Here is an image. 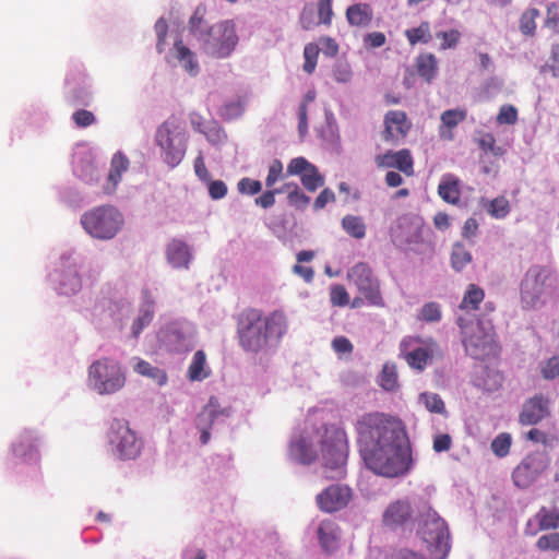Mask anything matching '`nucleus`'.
Returning <instances> with one entry per match:
<instances>
[{"mask_svg": "<svg viewBox=\"0 0 559 559\" xmlns=\"http://www.w3.org/2000/svg\"><path fill=\"white\" fill-rule=\"evenodd\" d=\"M360 454L374 474L397 477L409 468L406 431L401 419L383 413L362 415L356 424Z\"/></svg>", "mask_w": 559, "mask_h": 559, "instance_id": "f257e3e1", "label": "nucleus"}, {"mask_svg": "<svg viewBox=\"0 0 559 559\" xmlns=\"http://www.w3.org/2000/svg\"><path fill=\"white\" fill-rule=\"evenodd\" d=\"M314 440L331 478H342L348 457V439L345 430L336 425H322L314 430Z\"/></svg>", "mask_w": 559, "mask_h": 559, "instance_id": "f03ea898", "label": "nucleus"}, {"mask_svg": "<svg viewBox=\"0 0 559 559\" xmlns=\"http://www.w3.org/2000/svg\"><path fill=\"white\" fill-rule=\"evenodd\" d=\"M156 144L162 151L163 160L171 168L178 166L187 150L185 121L175 116L165 120L156 130Z\"/></svg>", "mask_w": 559, "mask_h": 559, "instance_id": "7ed1b4c3", "label": "nucleus"}, {"mask_svg": "<svg viewBox=\"0 0 559 559\" xmlns=\"http://www.w3.org/2000/svg\"><path fill=\"white\" fill-rule=\"evenodd\" d=\"M201 41L207 56L216 59L228 58L239 43L235 22L224 20L210 26Z\"/></svg>", "mask_w": 559, "mask_h": 559, "instance_id": "20e7f679", "label": "nucleus"}, {"mask_svg": "<svg viewBox=\"0 0 559 559\" xmlns=\"http://www.w3.org/2000/svg\"><path fill=\"white\" fill-rule=\"evenodd\" d=\"M81 223L92 237L110 239L120 229L122 217L114 206H98L84 213Z\"/></svg>", "mask_w": 559, "mask_h": 559, "instance_id": "39448f33", "label": "nucleus"}, {"mask_svg": "<svg viewBox=\"0 0 559 559\" xmlns=\"http://www.w3.org/2000/svg\"><path fill=\"white\" fill-rule=\"evenodd\" d=\"M433 559H443L450 549L447 524L436 512H427L418 531Z\"/></svg>", "mask_w": 559, "mask_h": 559, "instance_id": "423d86ee", "label": "nucleus"}, {"mask_svg": "<svg viewBox=\"0 0 559 559\" xmlns=\"http://www.w3.org/2000/svg\"><path fill=\"white\" fill-rule=\"evenodd\" d=\"M88 378L99 394H114L126 384V374L117 361L97 360L90 366Z\"/></svg>", "mask_w": 559, "mask_h": 559, "instance_id": "0eeeda50", "label": "nucleus"}, {"mask_svg": "<svg viewBox=\"0 0 559 559\" xmlns=\"http://www.w3.org/2000/svg\"><path fill=\"white\" fill-rule=\"evenodd\" d=\"M347 281L349 285L356 287L358 293L370 306L378 308L385 306L380 281L368 263L358 262L353 265L347 272Z\"/></svg>", "mask_w": 559, "mask_h": 559, "instance_id": "6e6552de", "label": "nucleus"}, {"mask_svg": "<svg viewBox=\"0 0 559 559\" xmlns=\"http://www.w3.org/2000/svg\"><path fill=\"white\" fill-rule=\"evenodd\" d=\"M239 344L246 349H262L267 346L262 322V311L255 308L242 310L237 318Z\"/></svg>", "mask_w": 559, "mask_h": 559, "instance_id": "1a4fd4ad", "label": "nucleus"}, {"mask_svg": "<svg viewBox=\"0 0 559 559\" xmlns=\"http://www.w3.org/2000/svg\"><path fill=\"white\" fill-rule=\"evenodd\" d=\"M109 442L122 460L135 459L141 450V443L134 431L124 419H114L110 425Z\"/></svg>", "mask_w": 559, "mask_h": 559, "instance_id": "9d476101", "label": "nucleus"}, {"mask_svg": "<svg viewBox=\"0 0 559 559\" xmlns=\"http://www.w3.org/2000/svg\"><path fill=\"white\" fill-rule=\"evenodd\" d=\"M457 325L461 329L462 342L465 349H491L493 346V328L481 321H466L463 317L457 318Z\"/></svg>", "mask_w": 559, "mask_h": 559, "instance_id": "9b49d317", "label": "nucleus"}, {"mask_svg": "<svg viewBox=\"0 0 559 559\" xmlns=\"http://www.w3.org/2000/svg\"><path fill=\"white\" fill-rule=\"evenodd\" d=\"M548 276V270L542 265H533L526 271L520 288L523 308L533 309L537 307L544 294L545 283Z\"/></svg>", "mask_w": 559, "mask_h": 559, "instance_id": "f8f14e48", "label": "nucleus"}, {"mask_svg": "<svg viewBox=\"0 0 559 559\" xmlns=\"http://www.w3.org/2000/svg\"><path fill=\"white\" fill-rule=\"evenodd\" d=\"M548 464L549 456L546 452H533L526 455L512 473L515 486L519 488L530 487Z\"/></svg>", "mask_w": 559, "mask_h": 559, "instance_id": "ddd939ff", "label": "nucleus"}, {"mask_svg": "<svg viewBox=\"0 0 559 559\" xmlns=\"http://www.w3.org/2000/svg\"><path fill=\"white\" fill-rule=\"evenodd\" d=\"M287 175L299 176L302 186L309 192H314L324 185V178L317 166L302 156L290 159L287 165Z\"/></svg>", "mask_w": 559, "mask_h": 559, "instance_id": "4468645a", "label": "nucleus"}, {"mask_svg": "<svg viewBox=\"0 0 559 559\" xmlns=\"http://www.w3.org/2000/svg\"><path fill=\"white\" fill-rule=\"evenodd\" d=\"M352 497L348 486L331 485L317 496L316 501L321 511L333 513L347 507Z\"/></svg>", "mask_w": 559, "mask_h": 559, "instance_id": "2eb2a0df", "label": "nucleus"}, {"mask_svg": "<svg viewBox=\"0 0 559 559\" xmlns=\"http://www.w3.org/2000/svg\"><path fill=\"white\" fill-rule=\"evenodd\" d=\"M383 126L382 139L385 142L397 144L411 131L412 122L405 111L390 110L384 115Z\"/></svg>", "mask_w": 559, "mask_h": 559, "instance_id": "dca6fc26", "label": "nucleus"}, {"mask_svg": "<svg viewBox=\"0 0 559 559\" xmlns=\"http://www.w3.org/2000/svg\"><path fill=\"white\" fill-rule=\"evenodd\" d=\"M549 416V401L542 394L527 400L519 415V423L523 426L537 425Z\"/></svg>", "mask_w": 559, "mask_h": 559, "instance_id": "f3484780", "label": "nucleus"}, {"mask_svg": "<svg viewBox=\"0 0 559 559\" xmlns=\"http://www.w3.org/2000/svg\"><path fill=\"white\" fill-rule=\"evenodd\" d=\"M379 168H396L406 176L414 175V159L411 151L403 148L396 152L389 151L376 157Z\"/></svg>", "mask_w": 559, "mask_h": 559, "instance_id": "a211bd4d", "label": "nucleus"}, {"mask_svg": "<svg viewBox=\"0 0 559 559\" xmlns=\"http://www.w3.org/2000/svg\"><path fill=\"white\" fill-rule=\"evenodd\" d=\"M412 506L406 500H397L389 504L385 509L382 521L390 528H396L404 525L412 518Z\"/></svg>", "mask_w": 559, "mask_h": 559, "instance_id": "6ab92c4d", "label": "nucleus"}, {"mask_svg": "<svg viewBox=\"0 0 559 559\" xmlns=\"http://www.w3.org/2000/svg\"><path fill=\"white\" fill-rule=\"evenodd\" d=\"M264 333L267 343L270 341L278 342L287 332V318L284 311L275 310L262 318Z\"/></svg>", "mask_w": 559, "mask_h": 559, "instance_id": "aec40b11", "label": "nucleus"}, {"mask_svg": "<svg viewBox=\"0 0 559 559\" xmlns=\"http://www.w3.org/2000/svg\"><path fill=\"white\" fill-rule=\"evenodd\" d=\"M289 455L301 464H311L318 459V450L306 437L300 436L289 444Z\"/></svg>", "mask_w": 559, "mask_h": 559, "instance_id": "412c9836", "label": "nucleus"}, {"mask_svg": "<svg viewBox=\"0 0 559 559\" xmlns=\"http://www.w3.org/2000/svg\"><path fill=\"white\" fill-rule=\"evenodd\" d=\"M319 543L325 552H333L338 547L340 527L332 520H323L317 530Z\"/></svg>", "mask_w": 559, "mask_h": 559, "instance_id": "4be33fe9", "label": "nucleus"}, {"mask_svg": "<svg viewBox=\"0 0 559 559\" xmlns=\"http://www.w3.org/2000/svg\"><path fill=\"white\" fill-rule=\"evenodd\" d=\"M168 262L176 269H188L191 261V252L188 245L179 239H173L166 249Z\"/></svg>", "mask_w": 559, "mask_h": 559, "instance_id": "5701e85b", "label": "nucleus"}, {"mask_svg": "<svg viewBox=\"0 0 559 559\" xmlns=\"http://www.w3.org/2000/svg\"><path fill=\"white\" fill-rule=\"evenodd\" d=\"M534 520L538 523L537 530H532V522L528 521L525 526V534L534 536L539 531L556 530L559 528V511L550 510L546 507H542L538 512L534 515Z\"/></svg>", "mask_w": 559, "mask_h": 559, "instance_id": "b1692460", "label": "nucleus"}, {"mask_svg": "<svg viewBox=\"0 0 559 559\" xmlns=\"http://www.w3.org/2000/svg\"><path fill=\"white\" fill-rule=\"evenodd\" d=\"M467 112L465 109H448L440 116L441 124L439 127L440 138L443 140L452 141L454 138L453 129L466 119Z\"/></svg>", "mask_w": 559, "mask_h": 559, "instance_id": "393cba45", "label": "nucleus"}, {"mask_svg": "<svg viewBox=\"0 0 559 559\" xmlns=\"http://www.w3.org/2000/svg\"><path fill=\"white\" fill-rule=\"evenodd\" d=\"M373 11L368 3H355L346 9V20L350 26L366 28L371 24Z\"/></svg>", "mask_w": 559, "mask_h": 559, "instance_id": "a878e982", "label": "nucleus"}, {"mask_svg": "<svg viewBox=\"0 0 559 559\" xmlns=\"http://www.w3.org/2000/svg\"><path fill=\"white\" fill-rule=\"evenodd\" d=\"M216 416V400L211 397L209 404L198 415L195 420L197 427L201 431L200 440L202 444H206L209 442L211 438L210 429Z\"/></svg>", "mask_w": 559, "mask_h": 559, "instance_id": "bb28decb", "label": "nucleus"}, {"mask_svg": "<svg viewBox=\"0 0 559 559\" xmlns=\"http://www.w3.org/2000/svg\"><path fill=\"white\" fill-rule=\"evenodd\" d=\"M55 281L58 283V292L62 295H72L80 290L81 280L73 267L56 272Z\"/></svg>", "mask_w": 559, "mask_h": 559, "instance_id": "cd10ccee", "label": "nucleus"}, {"mask_svg": "<svg viewBox=\"0 0 559 559\" xmlns=\"http://www.w3.org/2000/svg\"><path fill=\"white\" fill-rule=\"evenodd\" d=\"M484 289L476 284H469L466 287L459 308L464 311H476L479 309V305L484 301Z\"/></svg>", "mask_w": 559, "mask_h": 559, "instance_id": "c85d7f7f", "label": "nucleus"}, {"mask_svg": "<svg viewBox=\"0 0 559 559\" xmlns=\"http://www.w3.org/2000/svg\"><path fill=\"white\" fill-rule=\"evenodd\" d=\"M154 317V301L152 300L148 290H144V302L140 310V316L133 322L132 325V334L138 336L142 330L147 326Z\"/></svg>", "mask_w": 559, "mask_h": 559, "instance_id": "c756f323", "label": "nucleus"}, {"mask_svg": "<svg viewBox=\"0 0 559 559\" xmlns=\"http://www.w3.org/2000/svg\"><path fill=\"white\" fill-rule=\"evenodd\" d=\"M440 198L450 204H456L460 201L459 180L452 176L447 175L442 178L438 187Z\"/></svg>", "mask_w": 559, "mask_h": 559, "instance_id": "7c9ffc66", "label": "nucleus"}, {"mask_svg": "<svg viewBox=\"0 0 559 559\" xmlns=\"http://www.w3.org/2000/svg\"><path fill=\"white\" fill-rule=\"evenodd\" d=\"M416 69L420 78L430 83L438 70L437 58L432 53H421L416 59Z\"/></svg>", "mask_w": 559, "mask_h": 559, "instance_id": "2f4dec72", "label": "nucleus"}, {"mask_svg": "<svg viewBox=\"0 0 559 559\" xmlns=\"http://www.w3.org/2000/svg\"><path fill=\"white\" fill-rule=\"evenodd\" d=\"M187 376L191 381H202L210 376V368L206 366L204 352H195Z\"/></svg>", "mask_w": 559, "mask_h": 559, "instance_id": "473e14b6", "label": "nucleus"}, {"mask_svg": "<svg viewBox=\"0 0 559 559\" xmlns=\"http://www.w3.org/2000/svg\"><path fill=\"white\" fill-rule=\"evenodd\" d=\"M176 58L182 64V67L190 73L195 74L199 70L198 61L195 60L194 53L182 43L178 40L174 46Z\"/></svg>", "mask_w": 559, "mask_h": 559, "instance_id": "72a5a7b5", "label": "nucleus"}, {"mask_svg": "<svg viewBox=\"0 0 559 559\" xmlns=\"http://www.w3.org/2000/svg\"><path fill=\"white\" fill-rule=\"evenodd\" d=\"M129 168V159L121 152H117L110 163V170L108 174V181L111 183V190H115L121 180L122 173Z\"/></svg>", "mask_w": 559, "mask_h": 559, "instance_id": "f704fd0d", "label": "nucleus"}, {"mask_svg": "<svg viewBox=\"0 0 559 559\" xmlns=\"http://www.w3.org/2000/svg\"><path fill=\"white\" fill-rule=\"evenodd\" d=\"M39 445V439L33 431L23 432L17 442L13 444V452L17 456H26L36 450Z\"/></svg>", "mask_w": 559, "mask_h": 559, "instance_id": "c9c22d12", "label": "nucleus"}, {"mask_svg": "<svg viewBox=\"0 0 559 559\" xmlns=\"http://www.w3.org/2000/svg\"><path fill=\"white\" fill-rule=\"evenodd\" d=\"M342 227L350 237L362 239L366 236V224L364 219L356 215H345L342 218Z\"/></svg>", "mask_w": 559, "mask_h": 559, "instance_id": "e433bc0d", "label": "nucleus"}, {"mask_svg": "<svg viewBox=\"0 0 559 559\" xmlns=\"http://www.w3.org/2000/svg\"><path fill=\"white\" fill-rule=\"evenodd\" d=\"M404 34L412 46L418 43L428 44L432 38L428 21H423L417 27L406 29Z\"/></svg>", "mask_w": 559, "mask_h": 559, "instance_id": "4c0bfd02", "label": "nucleus"}, {"mask_svg": "<svg viewBox=\"0 0 559 559\" xmlns=\"http://www.w3.org/2000/svg\"><path fill=\"white\" fill-rule=\"evenodd\" d=\"M473 261L472 253L461 242H456L451 251V266L461 272Z\"/></svg>", "mask_w": 559, "mask_h": 559, "instance_id": "58836bf2", "label": "nucleus"}, {"mask_svg": "<svg viewBox=\"0 0 559 559\" xmlns=\"http://www.w3.org/2000/svg\"><path fill=\"white\" fill-rule=\"evenodd\" d=\"M378 382L385 391H395L399 388L396 366L390 362L384 364Z\"/></svg>", "mask_w": 559, "mask_h": 559, "instance_id": "ea45409f", "label": "nucleus"}, {"mask_svg": "<svg viewBox=\"0 0 559 559\" xmlns=\"http://www.w3.org/2000/svg\"><path fill=\"white\" fill-rule=\"evenodd\" d=\"M134 370L144 377L151 378L159 385L165 384L167 381L166 372L155 366H152L147 361L139 360L134 366Z\"/></svg>", "mask_w": 559, "mask_h": 559, "instance_id": "a19ab883", "label": "nucleus"}, {"mask_svg": "<svg viewBox=\"0 0 559 559\" xmlns=\"http://www.w3.org/2000/svg\"><path fill=\"white\" fill-rule=\"evenodd\" d=\"M284 191H288L287 200L292 206L296 209H305L310 202V198L300 191L296 183H286Z\"/></svg>", "mask_w": 559, "mask_h": 559, "instance_id": "79ce46f5", "label": "nucleus"}, {"mask_svg": "<svg viewBox=\"0 0 559 559\" xmlns=\"http://www.w3.org/2000/svg\"><path fill=\"white\" fill-rule=\"evenodd\" d=\"M205 12L206 9L202 5H199L192 16L189 20V29L190 32L198 36L201 40L204 37V34L206 33L207 28L204 27L205 23Z\"/></svg>", "mask_w": 559, "mask_h": 559, "instance_id": "37998d69", "label": "nucleus"}, {"mask_svg": "<svg viewBox=\"0 0 559 559\" xmlns=\"http://www.w3.org/2000/svg\"><path fill=\"white\" fill-rule=\"evenodd\" d=\"M419 401L430 413L447 414L444 402L437 393L424 392L419 395Z\"/></svg>", "mask_w": 559, "mask_h": 559, "instance_id": "c03bdc74", "label": "nucleus"}, {"mask_svg": "<svg viewBox=\"0 0 559 559\" xmlns=\"http://www.w3.org/2000/svg\"><path fill=\"white\" fill-rule=\"evenodd\" d=\"M539 12L535 8L527 9L523 12L520 19V31L527 36H533L536 29L535 20L538 17Z\"/></svg>", "mask_w": 559, "mask_h": 559, "instance_id": "a18cd8bd", "label": "nucleus"}, {"mask_svg": "<svg viewBox=\"0 0 559 559\" xmlns=\"http://www.w3.org/2000/svg\"><path fill=\"white\" fill-rule=\"evenodd\" d=\"M478 146L484 153L491 154L496 157H501L506 153V150L502 146L497 145L492 133H484L478 139Z\"/></svg>", "mask_w": 559, "mask_h": 559, "instance_id": "49530a36", "label": "nucleus"}, {"mask_svg": "<svg viewBox=\"0 0 559 559\" xmlns=\"http://www.w3.org/2000/svg\"><path fill=\"white\" fill-rule=\"evenodd\" d=\"M487 212L495 218H504L510 213V203L506 197H498L490 201Z\"/></svg>", "mask_w": 559, "mask_h": 559, "instance_id": "de8ad7c7", "label": "nucleus"}, {"mask_svg": "<svg viewBox=\"0 0 559 559\" xmlns=\"http://www.w3.org/2000/svg\"><path fill=\"white\" fill-rule=\"evenodd\" d=\"M511 443V435L508 432H502L492 440L491 450L498 457H504L510 452Z\"/></svg>", "mask_w": 559, "mask_h": 559, "instance_id": "09e8293b", "label": "nucleus"}, {"mask_svg": "<svg viewBox=\"0 0 559 559\" xmlns=\"http://www.w3.org/2000/svg\"><path fill=\"white\" fill-rule=\"evenodd\" d=\"M441 318V307L438 302H427L420 309L419 319L425 322H439Z\"/></svg>", "mask_w": 559, "mask_h": 559, "instance_id": "8fccbe9b", "label": "nucleus"}, {"mask_svg": "<svg viewBox=\"0 0 559 559\" xmlns=\"http://www.w3.org/2000/svg\"><path fill=\"white\" fill-rule=\"evenodd\" d=\"M319 56V47L318 45L310 43L305 46L304 49V57H305V63H304V70L308 74H311L317 66V60Z\"/></svg>", "mask_w": 559, "mask_h": 559, "instance_id": "3c124183", "label": "nucleus"}, {"mask_svg": "<svg viewBox=\"0 0 559 559\" xmlns=\"http://www.w3.org/2000/svg\"><path fill=\"white\" fill-rule=\"evenodd\" d=\"M536 547L540 551L559 550V533L552 532L542 535L536 542Z\"/></svg>", "mask_w": 559, "mask_h": 559, "instance_id": "603ef678", "label": "nucleus"}, {"mask_svg": "<svg viewBox=\"0 0 559 559\" xmlns=\"http://www.w3.org/2000/svg\"><path fill=\"white\" fill-rule=\"evenodd\" d=\"M299 23L305 31L312 29L314 26L321 24L319 23V20H316L314 9L312 4L308 3L302 8L299 15Z\"/></svg>", "mask_w": 559, "mask_h": 559, "instance_id": "864d4df0", "label": "nucleus"}, {"mask_svg": "<svg viewBox=\"0 0 559 559\" xmlns=\"http://www.w3.org/2000/svg\"><path fill=\"white\" fill-rule=\"evenodd\" d=\"M429 352H407L404 359L408 365L417 370H423L429 360Z\"/></svg>", "mask_w": 559, "mask_h": 559, "instance_id": "5fc2aeb1", "label": "nucleus"}, {"mask_svg": "<svg viewBox=\"0 0 559 559\" xmlns=\"http://www.w3.org/2000/svg\"><path fill=\"white\" fill-rule=\"evenodd\" d=\"M333 0H318L317 11L319 23L323 25L330 26L333 19V9H332Z\"/></svg>", "mask_w": 559, "mask_h": 559, "instance_id": "6e6d98bb", "label": "nucleus"}, {"mask_svg": "<svg viewBox=\"0 0 559 559\" xmlns=\"http://www.w3.org/2000/svg\"><path fill=\"white\" fill-rule=\"evenodd\" d=\"M436 36L442 40L440 45L442 50L454 48L461 39V33L457 29L438 32Z\"/></svg>", "mask_w": 559, "mask_h": 559, "instance_id": "4d7b16f0", "label": "nucleus"}, {"mask_svg": "<svg viewBox=\"0 0 559 559\" xmlns=\"http://www.w3.org/2000/svg\"><path fill=\"white\" fill-rule=\"evenodd\" d=\"M518 120V109L512 105H503L497 116L499 124H514Z\"/></svg>", "mask_w": 559, "mask_h": 559, "instance_id": "13d9d810", "label": "nucleus"}, {"mask_svg": "<svg viewBox=\"0 0 559 559\" xmlns=\"http://www.w3.org/2000/svg\"><path fill=\"white\" fill-rule=\"evenodd\" d=\"M330 299L333 306L344 307L349 302V296L343 285H334L331 288Z\"/></svg>", "mask_w": 559, "mask_h": 559, "instance_id": "bf43d9fd", "label": "nucleus"}, {"mask_svg": "<svg viewBox=\"0 0 559 559\" xmlns=\"http://www.w3.org/2000/svg\"><path fill=\"white\" fill-rule=\"evenodd\" d=\"M282 177L283 164L280 159H274L269 167V173L265 178V186L267 188H272Z\"/></svg>", "mask_w": 559, "mask_h": 559, "instance_id": "052dcab7", "label": "nucleus"}, {"mask_svg": "<svg viewBox=\"0 0 559 559\" xmlns=\"http://www.w3.org/2000/svg\"><path fill=\"white\" fill-rule=\"evenodd\" d=\"M262 185L259 180L251 178H242L238 182V190L240 193L253 195L261 191Z\"/></svg>", "mask_w": 559, "mask_h": 559, "instance_id": "680f3d73", "label": "nucleus"}, {"mask_svg": "<svg viewBox=\"0 0 559 559\" xmlns=\"http://www.w3.org/2000/svg\"><path fill=\"white\" fill-rule=\"evenodd\" d=\"M154 29H155V33H156V36H157L156 48H157L158 52H163L164 51V45H165L166 36H167V33H168L167 21L164 17L158 19L156 21L155 25H154Z\"/></svg>", "mask_w": 559, "mask_h": 559, "instance_id": "e2e57ef3", "label": "nucleus"}, {"mask_svg": "<svg viewBox=\"0 0 559 559\" xmlns=\"http://www.w3.org/2000/svg\"><path fill=\"white\" fill-rule=\"evenodd\" d=\"M72 119L76 127L86 128L95 122V116L92 111L80 109L72 115Z\"/></svg>", "mask_w": 559, "mask_h": 559, "instance_id": "0e129e2a", "label": "nucleus"}, {"mask_svg": "<svg viewBox=\"0 0 559 559\" xmlns=\"http://www.w3.org/2000/svg\"><path fill=\"white\" fill-rule=\"evenodd\" d=\"M542 374L547 380L555 379L559 376V354L547 360L542 368Z\"/></svg>", "mask_w": 559, "mask_h": 559, "instance_id": "69168bd1", "label": "nucleus"}, {"mask_svg": "<svg viewBox=\"0 0 559 559\" xmlns=\"http://www.w3.org/2000/svg\"><path fill=\"white\" fill-rule=\"evenodd\" d=\"M525 438L534 443H542L544 445H549L555 440V437L537 428L527 431Z\"/></svg>", "mask_w": 559, "mask_h": 559, "instance_id": "338daca9", "label": "nucleus"}, {"mask_svg": "<svg viewBox=\"0 0 559 559\" xmlns=\"http://www.w3.org/2000/svg\"><path fill=\"white\" fill-rule=\"evenodd\" d=\"M554 76H559V44L551 46L549 62L546 64Z\"/></svg>", "mask_w": 559, "mask_h": 559, "instance_id": "774afa93", "label": "nucleus"}]
</instances>
